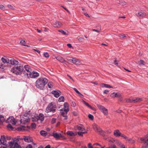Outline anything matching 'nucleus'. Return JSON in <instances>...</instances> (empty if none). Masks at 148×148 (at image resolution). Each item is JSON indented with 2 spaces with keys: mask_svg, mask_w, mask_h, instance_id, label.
Segmentation results:
<instances>
[{
  "mask_svg": "<svg viewBox=\"0 0 148 148\" xmlns=\"http://www.w3.org/2000/svg\"><path fill=\"white\" fill-rule=\"evenodd\" d=\"M48 80L45 78H41L38 79L36 82V86L38 88L42 90L48 82Z\"/></svg>",
  "mask_w": 148,
  "mask_h": 148,
  "instance_id": "f257e3e1",
  "label": "nucleus"
},
{
  "mask_svg": "<svg viewBox=\"0 0 148 148\" xmlns=\"http://www.w3.org/2000/svg\"><path fill=\"white\" fill-rule=\"evenodd\" d=\"M23 69V66L20 64H18V65L13 67L11 69V71L16 75H20L21 74Z\"/></svg>",
  "mask_w": 148,
  "mask_h": 148,
  "instance_id": "f03ea898",
  "label": "nucleus"
},
{
  "mask_svg": "<svg viewBox=\"0 0 148 148\" xmlns=\"http://www.w3.org/2000/svg\"><path fill=\"white\" fill-rule=\"evenodd\" d=\"M57 107L56 103L54 102H52L50 103L46 108L45 112L47 113L55 112Z\"/></svg>",
  "mask_w": 148,
  "mask_h": 148,
  "instance_id": "7ed1b4c3",
  "label": "nucleus"
},
{
  "mask_svg": "<svg viewBox=\"0 0 148 148\" xmlns=\"http://www.w3.org/2000/svg\"><path fill=\"white\" fill-rule=\"evenodd\" d=\"M62 106H60L59 107V108L60 109V110L61 111L62 115L64 117H65L64 119H66L67 117L66 116L67 112L69 111V106L68 104L67 103H65L64 105V108L60 109Z\"/></svg>",
  "mask_w": 148,
  "mask_h": 148,
  "instance_id": "20e7f679",
  "label": "nucleus"
},
{
  "mask_svg": "<svg viewBox=\"0 0 148 148\" xmlns=\"http://www.w3.org/2000/svg\"><path fill=\"white\" fill-rule=\"evenodd\" d=\"M18 141V139L16 138L12 139L11 142H9L10 148H21V147L17 143Z\"/></svg>",
  "mask_w": 148,
  "mask_h": 148,
  "instance_id": "39448f33",
  "label": "nucleus"
},
{
  "mask_svg": "<svg viewBox=\"0 0 148 148\" xmlns=\"http://www.w3.org/2000/svg\"><path fill=\"white\" fill-rule=\"evenodd\" d=\"M25 71H24L23 74L25 77L27 78L28 76L32 72V70L28 65H25L24 66Z\"/></svg>",
  "mask_w": 148,
  "mask_h": 148,
  "instance_id": "423d86ee",
  "label": "nucleus"
},
{
  "mask_svg": "<svg viewBox=\"0 0 148 148\" xmlns=\"http://www.w3.org/2000/svg\"><path fill=\"white\" fill-rule=\"evenodd\" d=\"M93 128L94 130L99 133L100 134H101L103 133V131L96 124L94 123L92 125Z\"/></svg>",
  "mask_w": 148,
  "mask_h": 148,
  "instance_id": "0eeeda50",
  "label": "nucleus"
},
{
  "mask_svg": "<svg viewBox=\"0 0 148 148\" xmlns=\"http://www.w3.org/2000/svg\"><path fill=\"white\" fill-rule=\"evenodd\" d=\"M97 106L99 110L103 113L104 115H106L108 114V110L103 106L99 104H97Z\"/></svg>",
  "mask_w": 148,
  "mask_h": 148,
  "instance_id": "6e6552de",
  "label": "nucleus"
},
{
  "mask_svg": "<svg viewBox=\"0 0 148 148\" xmlns=\"http://www.w3.org/2000/svg\"><path fill=\"white\" fill-rule=\"evenodd\" d=\"M140 140L143 141L146 148H148V135L146 136L144 138H141Z\"/></svg>",
  "mask_w": 148,
  "mask_h": 148,
  "instance_id": "1a4fd4ad",
  "label": "nucleus"
},
{
  "mask_svg": "<svg viewBox=\"0 0 148 148\" xmlns=\"http://www.w3.org/2000/svg\"><path fill=\"white\" fill-rule=\"evenodd\" d=\"M21 122L23 124H25L26 122L29 121V118L28 116L24 115L23 116H22L21 118Z\"/></svg>",
  "mask_w": 148,
  "mask_h": 148,
  "instance_id": "9d476101",
  "label": "nucleus"
},
{
  "mask_svg": "<svg viewBox=\"0 0 148 148\" xmlns=\"http://www.w3.org/2000/svg\"><path fill=\"white\" fill-rule=\"evenodd\" d=\"M20 140H24L25 142L27 143L31 142L33 140L32 138L29 136H24L23 138H21Z\"/></svg>",
  "mask_w": 148,
  "mask_h": 148,
  "instance_id": "9b49d317",
  "label": "nucleus"
},
{
  "mask_svg": "<svg viewBox=\"0 0 148 148\" xmlns=\"http://www.w3.org/2000/svg\"><path fill=\"white\" fill-rule=\"evenodd\" d=\"M6 122L9 123H11L13 125H15L16 124V122L14 118L12 116L8 118L6 121Z\"/></svg>",
  "mask_w": 148,
  "mask_h": 148,
  "instance_id": "f8f14e48",
  "label": "nucleus"
},
{
  "mask_svg": "<svg viewBox=\"0 0 148 148\" xmlns=\"http://www.w3.org/2000/svg\"><path fill=\"white\" fill-rule=\"evenodd\" d=\"M39 76V74L37 72L33 71H32V72L28 76L27 78L30 77L31 78H35L38 77Z\"/></svg>",
  "mask_w": 148,
  "mask_h": 148,
  "instance_id": "ddd939ff",
  "label": "nucleus"
},
{
  "mask_svg": "<svg viewBox=\"0 0 148 148\" xmlns=\"http://www.w3.org/2000/svg\"><path fill=\"white\" fill-rule=\"evenodd\" d=\"M142 101V99L140 98H137L136 99H129L127 101L128 102L136 103L140 102Z\"/></svg>",
  "mask_w": 148,
  "mask_h": 148,
  "instance_id": "4468645a",
  "label": "nucleus"
},
{
  "mask_svg": "<svg viewBox=\"0 0 148 148\" xmlns=\"http://www.w3.org/2000/svg\"><path fill=\"white\" fill-rule=\"evenodd\" d=\"M9 62V63L13 65H17L18 64V61L12 58H10Z\"/></svg>",
  "mask_w": 148,
  "mask_h": 148,
  "instance_id": "2eb2a0df",
  "label": "nucleus"
},
{
  "mask_svg": "<svg viewBox=\"0 0 148 148\" xmlns=\"http://www.w3.org/2000/svg\"><path fill=\"white\" fill-rule=\"evenodd\" d=\"M5 139V136L2 135L0 140V145L2 144L3 145H5L6 142Z\"/></svg>",
  "mask_w": 148,
  "mask_h": 148,
  "instance_id": "dca6fc26",
  "label": "nucleus"
},
{
  "mask_svg": "<svg viewBox=\"0 0 148 148\" xmlns=\"http://www.w3.org/2000/svg\"><path fill=\"white\" fill-rule=\"evenodd\" d=\"M60 92L59 91L53 90L52 92V94L55 97L58 98L60 95Z\"/></svg>",
  "mask_w": 148,
  "mask_h": 148,
  "instance_id": "f3484780",
  "label": "nucleus"
},
{
  "mask_svg": "<svg viewBox=\"0 0 148 148\" xmlns=\"http://www.w3.org/2000/svg\"><path fill=\"white\" fill-rule=\"evenodd\" d=\"M2 61L4 64L9 63L10 59L8 58L5 56L3 57L1 59Z\"/></svg>",
  "mask_w": 148,
  "mask_h": 148,
  "instance_id": "a211bd4d",
  "label": "nucleus"
},
{
  "mask_svg": "<svg viewBox=\"0 0 148 148\" xmlns=\"http://www.w3.org/2000/svg\"><path fill=\"white\" fill-rule=\"evenodd\" d=\"M52 136L56 138H59L61 137L62 135L60 134H58L54 132L52 134Z\"/></svg>",
  "mask_w": 148,
  "mask_h": 148,
  "instance_id": "6ab92c4d",
  "label": "nucleus"
},
{
  "mask_svg": "<svg viewBox=\"0 0 148 148\" xmlns=\"http://www.w3.org/2000/svg\"><path fill=\"white\" fill-rule=\"evenodd\" d=\"M56 59L61 63H63L66 62V61L61 56H56L55 57Z\"/></svg>",
  "mask_w": 148,
  "mask_h": 148,
  "instance_id": "aec40b11",
  "label": "nucleus"
},
{
  "mask_svg": "<svg viewBox=\"0 0 148 148\" xmlns=\"http://www.w3.org/2000/svg\"><path fill=\"white\" fill-rule=\"evenodd\" d=\"M54 26L55 27H60L62 25V23L57 21H56L53 23Z\"/></svg>",
  "mask_w": 148,
  "mask_h": 148,
  "instance_id": "412c9836",
  "label": "nucleus"
},
{
  "mask_svg": "<svg viewBox=\"0 0 148 148\" xmlns=\"http://www.w3.org/2000/svg\"><path fill=\"white\" fill-rule=\"evenodd\" d=\"M136 15L138 17L142 18L144 17L146 15V14L145 13L142 12H140L137 14H136Z\"/></svg>",
  "mask_w": 148,
  "mask_h": 148,
  "instance_id": "4be33fe9",
  "label": "nucleus"
},
{
  "mask_svg": "<svg viewBox=\"0 0 148 148\" xmlns=\"http://www.w3.org/2000/svg\"><path fill=\"white\" fill-rule=\"evenodd\" d=\"M38 117V120H40L41 122H42L44 120V116L42 114H40Z\"/></svg>",
  "mask_w": 148,
  "mask_h": 148,
  "instance_id": "5701e85b",
  "label": "nucleus"
},
{
  "mask_svg": "<svg viewBox=\"0 0 148 148\" xmlns=\"http://www.w3.org/2000/svg\"><path fill=\"white\" fill-rule=\"evenodd\" d=\"M72 62L75 64L77 65L80 63V61L79 60L75 58H73Z\"/></svg>",
  "mask_w": 148,
  "mask_h": 148,
  "instance_id": "b1692460",
  "label": "nucleus"
},
{
  "mask_svg": "<svg viewBox=\"0 0 148 148\" xmlns=\"http://www.w3.org/2000/svg\"><path fill=\"white\" fill-rule=\"evenodd\" d=\"M76 128L79 130H85V128L84 126L82 124H80L79 125L77 126L76 127Z\"/></svg>",
  "mask_w": 148,
  "mask_h": 148,
  "instance_id": "393cba45",
  "label": "nucleus"
},
{
  "mask_svg": "<svg viewBox=\"0 0 148 148\" xmlns=\"http://www.w3.org/2000/svg\"><path fill=\"white\" fill-rule=\"evenodd\" d=\"M114 135L116 137H119L120 136V133L119 130H115L114 133Z\"/></svg>",
  "mask_w": 148,
  "mask_h": 148,
  "instance_id": "a878e982",
  "label": "nucleus"
},
{
  "mask_svg": "<svg viewBox=\"0 0 148 148\" xmlns=\"http://www.w3.org/2000/svg\"><path fill=\"white\" fill-rule=\"evenodd\" d=\"M101 86L102 87H105L106 88H113L112 86L107 84H102Z\"/></svg>",
  "mask_w": 148,
  "mask_h": 148,
  "instance_id": "bb28decb",
  "label": "nucleus"
},
{
  "mask_svg": "<svg viewBox=\"0 0 148 148\" xmlns=\"http://www.w3.org/2000/svg\"><path fill=\"white\" fill-rule=\"evenodd\" d=\"M121 137H122V138H123L125 140H130L129 138L123 134H121Z\"/></svg>",
  "mask_w": 148,
  "mask_h": 148,
  "instance_id": "cd10ccee",
  "label": "nucleus"
},
{
  "mask_svg": "<svg viewBox=\"0 0 148 148\" xmlns=\"http://www.w3.org/2000/svg\"><path fill=\"white\" fill-rule=\"evenodd\" d=\"M145 62L142 60H140L139 61H138V64L139 65H144L145 64Z\"/></svg>",
  "mask_w": 148,
  "mask_h": 148,
  "instance_id": "c85d7f7f",
  "label": "nucleus"
},
{
  "mask_svg": "<svg viewBox=\"0 0 148 148\" xmlns=\"http://www.w3.org/2000/svg\"><path fill=\"white\" fill-rule=\"evenodd\" d=\"M5 120V119L4 117L0 115V124H1Z\"/></svg>",
  "mask_w": 148,
  "mask_h": 148,
  "instance_id": "c756f323",
  "label": "nucleus"
},
{
  "mask_svg": "<svg viewBox=\"0 0 148 148\" xmlns=\"http://www.w3.org/2000/svg\"><path fill=\"white\" fill-rule=\"evenodd\" d=\"M40 133L41 135L43 136H46L47 134L46 131L43 130L41 131L40 132Z\"/></svg>",
  "mask_w": 148,
  "mask_h": 148,
  "instance_id": "7c9ffc66",
  "label": "nucleus"
},
{
  "mask_svg": "<svg viewBox=\"0 0 148 148\" xmlns=\"http://www.w3.org/2000/svg\"><path fill=\"white\" fill-rule=\"evenodd\" d=\"M67 135L71 136L75 135L74 133L72 131H68L67 132Z\"/></svg>",
  "mask_w": 148,
  "mask_h": 148,
  "instance_id": "2f4dec72",
  "label": "nucleus"
},
{
  "mask_svg": "<svg viewBox=\"0 0 148 148\" xmlns=\"http://www.w3.org/2000/svg\"><path fill=\"white\" fill-rule=\"evenodd\" d=\"M32 121H38V116H35L32 117Z\"/></svg>",
  "mask_w": 148,
  "mask_h": 148,
  "instance_id": "473e14b6",
  "label": "nucleus"
},
{
  "mask_svg": "<svg viewBox=\"0 0 148 148\" xmlns=\"http://www.w3.org/2000/svg\"><path fill=\"white\" fill-rule=\"evenodd\" d=\"M64 100V97L63 96H61L58 99V101L60 102H63Z\"/></svg>",
  "mask_w": 148,
  "mask_h": 148,
  "instance_id": "72a5a7b5",
  "label": "nucleus"
},
{
  "mask_svg": "<svg viewBox=\"0 0 148 148\" xmlns=\"http://www.w3.org/2000/svg\"><path fill=\"white\" fill-rule=\"evenodd\" d=\"M48 87L49 88H52L53 87V83L52 82L48 83Z\"/></svg>",
  "mask_w": 148,
  "mask_h": 148,
  "instance_id": "f704fd0d",
  "label": "nucleus"
},
{
  "mask_svg": "<svg viewBox=\"0 0 148 148\" xmlns=\"http://www.w3.org/2000/svg\"><path fill=\"white\" fill-rule=\"evenodd\" d=\"M66 60L70 62H72L73 60V58L71 57H67L66 58Z\"/></svg>",
  "mask_w": 148,
  "mask_h": 148,
  "instance_id": "c9c22d12",
  "label": "nucleus"
},
{
  "mask_svg": "<svg viewBox=\"0 0 148 148\" xmlns=\"http://www.w3.org/2000/svg\"><path fill=\"white\" fill-rule=\"evenodd\" d=\"M88 117L91 120H92L93 119L94 116L92 115L89 114L88 115Z\"/></svg>",
  "mask_w": 148,
  "mask_h": 148,
  "instance_id": "e433bc0d",
  "label": "nucleus"
},
{
  "mask_svg": "<svg viewBox=\"0 0 148 148\" xmlns=\"http://www.w3.org/2000/svg\"><path fill=\"white\" fill-rule=\"evenodd\" d=\"M110 96L112 97H116L117 96V94L116 93H113L111 94Z\"/></svg>",
  "mask_w": 148,
  "mask_h": 148,
  "instance_id": "4c0bfd02",
  "label": "nucleus"
},
{
  "mask_svg": "<svg viewBox=\"0 0 148 148\" xmlns=\"http://www.w3.org/2000/svg\"><path fill=\"white\" fill-rule=\"evenodd\" d=\"M56 118H52L51 121V123L52 124L55 123L56 122Z\"/></svg>",
  "mask_w": 148,
  "mask_h": 148,
  "instance_id": "58836bf2",
  "label": "nucleus"
},
{
  "mask_svg": "<svg viewBox=\"0 0 148 148\" xmlns=\"http://www.w3.org/2000/svg\"><path fill=\"white\" fill-rule=\"evenodd\" d=\"M58 31L59 32H61V33H62V34H63L64 35H67V34H66V33L64 31H63V30H59Z\"/></svg>",
  "mask_w": 148,
  "mask_h": 148,
  "instance_id": "ea45409f",
  "label": "nucleus"
},
{
  "mask_svg": "<svg viewBox=\"0 0 148 148\" xmlns=\"http://www.w3.org/2000/svg\"><path fill=\"white\" fill-rule=\"evenodd\" d=\"M7 6L9 8L11 9H12L13 10H14V8L11 5H7Z\"/></svg>",
  "mask_w": 148,
  "mask_h": 148,
  "instance_id": "a19ab883",
  "label": "nucleus"
},
{
  "mask_svg": "<svg viewBox=\"0 0 148 148\" xmlns=\"http://www.w3.org/2000/svg\"><path fill=\"white\" fill-rule=\"evenodd\" d=\"M44 56L46 58H48L49 57V54L47 52L45 53L44 54Z\"/></svg>",
  "mask_w": 148,
  "mask_h": 148,
  "instance_id": "79ce46f5",
  "label": "nucleus"
},
{
  "mask_svg": "<svg viewBox=\"0 0 148 148\" xmlns=\"http://www.w3.org/2000/svg\"><path fill=\"white\" fill-rule=\"evenodd\" d=\"M0 8L3 10H5V8L4 6L2 5H0Z\"/></svg>",
  "mask_w": 148,
  "mask_h": 148,
  "instance_id": "37998d69",
  "label": "nucleus"
},
{
  "mask_svg": "<svg viewBox=\"0 0 148 148\" xmlns=\"http://www.w3.org/2000/svg\"><path fill=\"white\" fill-rule=\"evenodd\" d=\"M71 104V106L73 107H75L76 105L75 103L74 102H72Z\"/></svg>",
  "mask_w": 148,
  "mask_h": 148,
  "instance_id": "c03bdc74",
  "label": "nucleus"
},
{
  "mask_svg": "<svg viewBox=\"0 0 148 148\" xmlns=\"http://www.w3.org/2000/svg\"><path fill=\"white\" fill-rule=\"evenodd\" d=\"M84 40V39L83 38L80 37L78 38V40L80 42H82Z\"/></svg>",
  "mask_w": 148,
  "mask_h": 148,
  "instance_id": "a18cd8bd",
  "label": "nucleus"
},
{
  "mask_svg": "<svg viewBox=\"0 0 148 148\" xmlns=\"http://www.w3.org/2000/svg\"><path fill=\"white\" fill-rule=\"evenodd\" d=\"M5 139H7L8 140H10L11 139V137L10 136H6Z\"/></svg>",
  "mask_w": 148,
  "mask_h": 148,
  "instance_id": "49530a36",
  "label": "nucleus"
},
{
  "mask_svg": "<svg viewBox=\"0 0 148 148\" xmlns=\"http://www.w3.org/2000/svg\"><path fill=\"white\" fill-rule=\"evenodd\" d=\"M83 102L84 103L86 106H87L88 107L90 106V105L87 103L85 101L83 100Z\"/></svg>",
  "mask_w": 148,
  "mask_h": 148,
  "instance_id": "de8ad7c7",
  "label": "nucleus"
},
{
  "mask_svg": "<svg viewBox=\"0 0 148 148\" xmlns=\"http://www.w3.org/2000/svg\"><path fill=\"white\" fill-rule=\"evenodd\" d=\"M77 134L79 136H83V134L82 132L79 131L77 132Z\"/></svg>",
  "mask_w": 148,
  "mask_h": 148,
  "instance_id": "09e8293b",
  "label": "nucleus"
},
{
  "mask_svg": "<svg viewBox=\"0 0 148 148\" xmlns=\"http://www.w3.org/2000/svg\"><path fill=\"white\" fill-rule=\"evenodd\" d=\"M126 4V3L125 1H123L121 2V5L122 6H124Z\"/></svg>",
  "mask_w": 148,
  "mask_h": 148,
  "instance_id": "8fccbe9b",
  "label": "nucleus"
},
{
  "mask_svg": "<svg viewBox=\"0 0 148 148\" xmlns=\"http://www.w3.org/2000/svg\"><path fill=\"white\" fill-rule=\"evenodd\" d=\"M88 148H93V147L91 146V144L90 143L88 144Z\"/></svg>",
  "mask_w": 148,
  "mask_h": 148,
  "instance_id": "3c124183",
  "label": "nucleus"
},
{
  "mask_svg": "<svg viewBox=\"0 0 148 148\" xmlns=\"http://www.w3.org/2000/svg\"><path fill=\"white\" fill-rule=\"evenodd\" d=\"M31 126L33 128H34L36 127V124L34 123H32L31 124Z\"/></svg>",
  "mask_w": 148,
  "mask_h": 148,
  "instance_id": "603ef678",
  "label": "nucleus"
},
{
  "mask_svg": "<svg viewBox=\"0 0 148 148\" xmlns=\"http://www.w3.org/2000/svg\"><path fill=\"white\" fill-rule=\"evenodd\" d=\"M73 90L77 93H79V92L78 90L75 88H73Z\"/></svg>",
  "mask_w": 148,
  "mask_h": 148,
  "instance_id": "864d4df0",
  "label": "nucleus"
},
{
  "mask_svg": "<svg viewBox=\"0 0 148 148\" xmlns=\"http://www.w3.org/2000/svg\"><path fill=\"white\" fill-rule=\"evenodd\" d=\"M25 41L24 40H22L20 41V43L22 44H24L25 43Z\"/></svg>",
  "mask_w": 148,
  "mask_h": 148,
  "instance_id": "5fc2aeb1",
  "label": "nucleus"
},
{
  "mask_svg": "<svg viewBox=\"0 0 148 148\" xmlns=\"http://www.w3.org/2000/svg\"><path fill=\"white\" fill-rule=\"evenodd\" d=\"M26 148H32V147L31 145L29 144L26 147Z\"/></svg>",
  "mask_w": 148,
  "mask_h": 148,
  "instance_id": "6e6d98bb",
  "label": "nucleus"
},
{
  "mask_svg": "<svg viewBox=\"0 0 148 148\" xmlns=\"http://www.w3.org/2000/svg\"><path fill=\"white\" fill-rule=\"evenodd\" d=\"M73 114L74 115V116H77L78 114V113H77V112H75V111H74L73 112Z\"/></svg>",
  "mask_w": 148,
  "mask_h": 148,
  "instance_id": "4d7b16f0",
  "label": "nucleus"
},
{
  "mask_svg": "<svg viewBox=\"0 0 148 148\" xmlns=\"http://www.w3.org/2000/svg\"><path fill=\"white\" fill-rule=\"evenodd\" d=\"M95 145H96V146H99L100 147H101V145L99 144L98 143H95L93 144V146H94Z\"/></svg>",
  "mask_w": 148,
  "mask_h": 148,
  "instance_id": "13d9d810",
  "label": "nucleus"
},
{
  "mask_svg": "<svg viewBox=\"0 0 148 148\" xmlns=\"http://www.w3.org/2000/svg\"><path fill=\"white\" fill-rule=\"evenodd\" d=\"M109 92V91L107 90H105L103 92L105 94H107Z\"/></svg>",
  "mask_w": 148,
  "mask_h": 148,
  "instance_id": "bf43d9fd",
  "label": "nucleus"
},
{
  "mask_svg": "<svg viewBox=\"0 0 148 148\" xmlns=\"http://www.w3.org/2000/svg\"><path fill=\"white\" fill-rule=\"evenodd\" d=\"M92 30L93 31H94V32H97L98 33H99L100 32V30H96V29H92Z\"/></svg>",
  "mask_w": 148,
  "mask_h": 148,
  "instance_id": "052dcab7",
  "label": "nucleus"
},
{
  "mask_svg": "<svg viewBox=\"0 0 148 148\" xmlns=\"http://www.w3.org/2000/svg\"><path fill=\"white\" fill-rule=\"evenodd\" d=\"M79 96L81 97L82 98L83 97V95L81 94L79 92L78 93Z\"/></svg>",
  "mask_w": 148,
  "mask_h": 148,
  "instance_id": "680f3d73",
  "label": "nucleus"
},
{
  "mask_svg": "<svg viewBox=\"0 0 148 148\" xmlns=\"http://www.w3.org/2000/svg\"><path fill=\"white\" fill-rule=\"evenodd\" d=\"M7 127L8 128H10L11 129L12 128V127L10 124H9L7 126Z\"/></svg>",
  "mask_w": 148,
  "mask_h": 148,
  "instance_id": "e2e57ef3",
  "label": "nucleus"
},
{
  "mask_svg": "<svg viewBox=\"0 0 148 148\" xmlns=\"http://www.w3.org/2000/svg\"><path fill=\"white\" fill-rule=\"evenodd\" d=\"M89 107L92 110H95V109L94 107H93L91 106L90 105V106Z\"/></svg>",
  "mask_w": 148,
  "mask_h": 148,
  "instance_id": "0e129e2a",
  "label": "nucleus"
},
{
  "mask_svg": "<svg viewBox=\"0 0 148 148\" xmlns=\"http://www.w3.org/2000/svg\"><path fill=\"white\" fill-rule=\"evenodd\" d=\"M33 50H34V51H36L39 53H40V51L38 50L35 49H33Z\"/></svg>",
  "mask_w": 148,
  "mask_h": 148,
  "instance_id": "69168bd1",
  "label": "nucleus"
},
{
  "mask_svg": "<svg viewBox=\"0 0 148 148\" xmlns=\"http://www.w3.org/2000/svg\"><path fill=\"white\" fill-rule=\"evenodd\" d=\"M126 36L125 34H121V38H123L124 37H125Z\"/></svg>",
  "mask_w": 148,
  "mask_h": 148,
  "instance_id": "338daca9",
  "label": "nucleus"
},
{
  "mask_svg": "<svg viewBox=\"0 0 148 148\" xmlns=\"http://www.w3.org/2000/svg\"><path fill=\"white\" fill-rule=\"evenodd\" d=\"M67 46L69 48H71L72 47V45L71 44H67Z\"/></svg>",
  "mask_w": 148,
  "mask_h": 148,
  "instance_id": "774afa93",
  "label": "nucleus"
}]
</instances>
